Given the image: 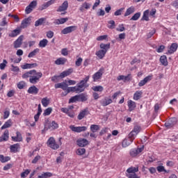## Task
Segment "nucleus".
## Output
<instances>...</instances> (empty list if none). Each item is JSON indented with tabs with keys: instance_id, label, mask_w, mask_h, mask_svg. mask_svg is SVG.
Returning <instances> with one entry per match:
<instances>
[{
	"instance_id": "338daca9",
	"label": "nucleus",
	"mask_w": 178,
	"mask_h": 178,
	"mask_svg": "<svg viewBox=\"0 0 178 178\" xmlns=\"http://www.w3.org/2000/svg\"><path fill=\"white\" fill-rule=\"evenodd\" d=\"M165 127H168V129H170L171 127H173V123H172V121H167L165 123Z\"/></svg>"
},
{
	"instance_id": "b1692460",
	"label": "nucleus",
	"mask_w": 178,
	"mask_h": 178,
	"mask_svg": "<svg viewBox=\"0 0 178 178\" xmlns=\"http://www.w3.org/2000/svg\"><path fill=\"white\" fill-rule=\"evenodd\" d=\"M112 102H113L112 99L106 97L100 101V104L102 106H108V105H111Z\"/></svg>"
},
{
	"instance_id": "f03ea898",
	"label": "nucleus",
	"mask_w": 178,
	"mask_h": 178,
	"mask_svg": "<svg viewBox=\"0 0 178 178\" xmlns=\"http://www.w3.org/2000/svg\"><path fill=\"white\" fill-rule=\"evenodd\" d=\"M88 80H90V76L85 77V79L78 83L76 86L67 87V92H83L84 90L88 87V85H87Z\"/></svg>"
},
{
	"instance_id": "8fccbe9b",
	"label": "nucleus",
	"mask_w": 178,
	"mask_h": 178,
	"mask_svg": "<svg viewBox=\"0 0 178 178\" xmlns=\"http://www.w3.org/2000/svg\"><path fill=\"white\" fill-rule=\"evenodd\" d=\"M45 22V18H40L35 22V26L38 27V26H42V23Z\"/></svg>"
},
{
	"instance_id": "1a4fd4ad",
	"label": "nucleus",
	"mask_w": 178,
	"mask_h": 178,
	"mask_svg": "<svg viewBox=\"0 0 178 178\" xmlns=\"http://www.w3.org/2000/svg\"><path fill=\"white\" fill-rule=\"evenodd\" d=\"M152 74L148 75L147 76L145 77L138 83V86L143 87V86H145L148 83V81H151V80H152Z\"/></svg>"
},
{
	"instance_id": "69168bd1",
	"label": "nucleus",
	"mask_w": 178,
	"mask_h": 178,
	"mask_svg": "<svg viewBox=\"0 0 178 178\" xmlns=\"http://www.w3.org/2000/svg\"><path fill=\"white\" fill-rule=\"evenodd\" d=\"M108 29H114L115 27V21L113 20H110L108 21Z\"/></svg>"
},
{
	"instance_id": "412c9836",
	"label": "nucleus",
	"mask_w": 178,
	"mask_h": 178,
	"mask_svg": "<svg viewBox=\"0 0 178 178\" xmlns=\"http://www.w3.org/2000/svg\"><path fill=\"white\" fill-rule=\"evenodd\" d=\"M11 138L15 143H20V141H23V137L19 131H17L16 136H12Z\"/></svg>"
},
{
	"instance_id": "5fc2aeb1",
	"label": "nucleus",
	"mask_w": 178,
	"mask_h": 178,
	"mask_svg": "<svg viewBox=\"0 0 178 178\" xmlns=\"http://www.w3.org/2000/svg\"><path fill=\"white\" fill-rule=\"evenodd\" d=\"M141 17V13H135L131 18V20H138V19H140V17Z\"/></svg>"
},
{
	"instance_id": "6e6552de",
	"label": "nucleus",
	"mask_w": 178,
	"mask_h": 178,
	"mask_svg": "<svg viewBox=\"0 0 178 178\" xmlns=\"http://www.w3.org/2000/svg\"><path fill=\"white\" fill-rule=\"evenodd\" d=\"M142 151H144V147L132 149L130 150L129 154L132 158H136V156H137V155H138L139 154H141Z\"/></svg>"
},
{
	"instance_id": "4be33fe9",
	"label": "nucleus",
	"mask_w": 178,
	"mask_h": 178,
	"mask_svg": "<svg viewBox=\"0 0 178 178\" xmlns=\"http://www.w3.org/2000/svg\"><path fill=\"white\" fill-rule=\"evenodd\" d=\"M73 73V68H69L68 70L63 71L60 74V77L61 79H65V77H67V76H70Z\"/></svg>"
},
{
	"instance_id": "680f3d73",
	"label": "nucleus",
	"mask_w": 178,
	"mask_h": 178,
	"mask_svg": "<svg viewBox=\"0 0 178 178\" xmlns=\"http://www.w3.org/2000/svg\"><path fill=\"white\" fill-rule=\"evenodd\" d=\"M108 38V35H100L97 38V41H104V40H106Z\"/></svg>"
},
{
	"instance_id": "c9c22d12",
	"label": "nucleus",
	"mask_w": 178,
	"mask_h": 178,
	"mask_svg": "<svg viewBox=\"0 0 178 178\" xmlns=\"http://www.w3.org/2000/svg\"><path fill=\"white\" fill-rule=\"evenodd\" d=\"M160 62L163 66H168V57L166 56L163 55L160 57Z\"/></svg>"
},
{
	"instance_id": "7c9ffc66",
	"label": "nucleus",
	"mask_w": 178,
	"mask_h": 178,
	"mask_svg": "<svg viewBox=\"0 0 178 178\" xmlns=\"http://www.w3.org/2000/svg\"><path fill=\"white\" fill-rule=\"evenodd\" d=\"M134 12H136V8L134 6H130L127 9L124 16L125 17H127V16H130V15H132V13H134Z\"/></svg>"
},
{
	"instance_id": "f8f14e48",
	"label": "nucleus",
	"mask_w": 178,
	"mask_h": 178,
	"mask_svg": "<svg viewBox=\"0 0 178 178\" xmlns=\"http://www.w3.org/2000/svg\"><path fill=\"white\" fill-rule=\"evenodd\" d=\"M88 113H90V112L87 108L81 111L77 117L78 120H82V119H84V118H86Z\"/></svg>"
},
{
	"instance_id": "20e7f679",
	"label": "nucleus",
	"mask_w": 178,
	"mask_h": 178,
	"mask_svg": "<svg viewBox=\"0 0 178 178\" xmlns=\"http://www.w3.org/2000/svg\"><path fill=\"white\" fill-rule=\"evenodd\" d=\"M44 130H56V129H58L59 124H57L56 122L52 121L51 122H49V119L44 120Z\"/></svg>"
},
{
	"instance_id": "dca6fc26",
	"label": "nucleus",
	"mask_w": 178,
	"mask_h": 178,
	"mask_svg": "<svg viewBox=\"0 0 178 178\" xmlns=\"http://www.w3.org/2000/svg\"><path fill=\"white\" fill-rule=\"evenodd\" d=\"M117 80L118 81L122 80L124 83H126V81H130V80H131V74H129L127 76L120 75L117 77Z\"/></svg>"
},
{
	"instance_id": "423d86ee",
	"label": "nucleus",
	"mask_w": 178,
	"mask_h": 178,
	"mask_svg": "<svg viewBox=\"0 0 178 178\" xmlns=\"http://www.w3.org/2000/svg\"><path fill=\"white\" fill-rule=\"evenodd\" d=\"M104 74V68H100L97 72L92 75L93 81H98L102 79Z\"/></svg>"
},
{
	"instance_id": "bb28decb",
	"label": "nucleus",
	"mask_w": 178,
	"mask_h": 178,
	"mask_svg": "<svg viewBox=\"0 0 178 178\" xmlns=\"http://www.w3.org/2000/svg\"><path fill=\"white\" fill-rule=\"evenodd\" d=\"M67 86L69 85H67L66 83L62 82V83H56L54 85V87L56 89L61 88L62 90H63V91H66V90L67 89Z\"/></svg>"
},
{
	"instance_id": "de8ad7c7",
	"label": "nucleus",
	"mask_w": 178,
	"mask_h": 178,
	"mask_svg": "<svg viewBox=\"0 0 178 178\" xmlns=\"http://www.w3.org/2000/svg\"><path fill=\"white\" fill-rule=\"evenodd\" d=\"M92 90L95 92H102L104 91V87L102 86H93Z\"/></svg>"
},
{
	"instance_id": "a878e982",
	"label": "nucleus",
	"mask_w": 178,
	"mask_h": 178,
	"mask_svg": "<svg viewBox=\"0 0 178 178\" xmlns=\"http://www.w3.org/2000/svg\"><path fill=\"white\" fill-rule=\"evenodd\" d=\"M38 91H40V90L37 87H35V86H33L29 88L27 92L28 94H33L34 95H37V94H38Z\"/></svg>"
},
{
	"instance_id": "c03bdc74",
	"label": "nucleus",
	"mask_w": 178,
	"mask_h": 178,
	"mask_svg": "<svg viewBox=\"0 0 178 178\" xmlns=\"http://www.w3.org/2000/svg\"><path fill=\"white\" fill-rule=\"evenodd\" d=\"M148 15H149V10H146L145 11H144L142 20H145L146 22H148L149 20V17H148Z\"/></svg>"
},
{
	"instance_id": "5701e85b",
	"label": "nucleus",
	"mask_w": 178,
	"mask_h": 178,
	"mask_svg": "<svg viewBox=\"0 0 178 178\" xmlns=\"http://www.w3.org/2000/svg\"><path fill=\"white\" fill-rule=\"evenodd\" d=\"M90 8H91V3L87 2V1H85L83 2L80 8H79V10L80 12H83V10H88V9H90Z\"/></svg>"
},
{
	"instance_id": "6e6d98bb",
	"label": "nucleus",
	"mask_w": 178,
	"mask_h": 178,
	"mask_svg": "<svg viewBox=\"0 0 178 178\" xmlns=\"http://www.w3.org/2000/svg\"><path fill=\"white\" fill-rule=\"evenodd\" d=\"M30 172H31V170L29 169L25 170L24 172L21 173V177L22 178L27 177V176H29V175H30Z\"/></svg>"
},
{
	"instance_id": "2f4dec72",
	"label": "nucleus",
	"mask_w": 178,
	"mask_h": 178,
	"mask_svg": "<svg viewBox=\"0 0 178 178\" xmlns=\"http://www.w3.org/2000/svg\"><path fill=\"white\" fill-rule=\"evenodd\" d=\"M131 143H133V139H130V138L124 139L122 143V147L127 148V147H129Z\"/></svg>"
},
{
	"instance_id": "cd10ccee",
	"label": "nucleus",
	"mask_w": 178,
	"mask_h": 178,
	"mask_svg": "<svg viewBox=\"0 0 178 178\" xmlns=\"http://www.w3.org/2000/svg\"><path fill=\"white\" fill-rule=\"evenodd\" d=\"M76 143H77V145H79V147H86V145H88V140L85 138L79 139L76 141Z\"/></svg>"
},
{
	"instance_id": "13d9d810",
	"label": "nucleus",
	"mask_w": 178,
	"mask_h": 178,
	"mask_svg": "<svg viewBox=\"0 0 178 178\" xmlns=\"http://www.w3.org/2000/svg\"><path fill=\"white\" fill-rule=\"evenodd\" d=\"M79 101H81L82 102H84V101H87V96H86L84 94L78 95Z\"/></svg>"
},
{
	"instance_id": "79ce46f5",
	"label": "nucleus",
	"mask_w": 178,
	"mask_h": 178,
	"mask_svg": "<svg viewBox=\"0 0 178 178\" xmlns=\"http://www.w3.org/2000/svg\"><path fill=\"white\" fill-rule=\"evenodd\" d=\"M77 101H80V99L79 97V95H76L75 96L72 97L69 99V104H73L74 102H77Z\"/></svg>"
},
{
	"instance_id": "a18cd8bd",
	"label": "nucleus",
	"mask_w": 178,
	"mask_h": 178,
	"mask_svg": "<svg viewBox=\"0 0 178 178\" xmlns=\"http://www.w3.org/2000/svg\"><path fill=\"white\" fill-rule=\"evenodd\" d=\"M48 177H52L51 172H43L41 174V175H38V178H48Z\"/></svg>"
},
{
	"instance_id": "f704fd0d",
	"label": "nucleus",
	"mask_w": 178,
	"mask_h": 178,
	"mask_svg": "<svg viewBox=\"0 0 178 178\" xmlns=\"http://www.w3.org/2000/svg\"><path fill=\"white\" fill-rule=\"evenodd\" d=\"M96 55L97 56L99 59H104V58L105 57V55H106V51L100 49L96 52Z\"/></svg>"
},
{
	"instance_id": "4468645a",
	"label": "nucleus",
	"mask_w": 178,
	"mask_h": 178,
	"mask_svg": "<svg viewBox=\"0 0 178 178\" xmlns=\"http://www.w3.org/2000/svg\"><path fill=\"white\" fill-rule=\"evenodd\" d=\"M61 112H63V113H65V115H67V116H69V118H74V111H71L69 110L67 108H60Z\"/></svg>"
},
{
	"instance_id": "bf43d9fd",
	"label": "nucleus",
	"mask_w": 178,
	"mask_h": 178,
	"mask_svg": "<svg viewBox=\"0 0 178 178\" xmlns=\"http://www.w3.org/2000/svg\"><path fill=\"white\" fill-rule=\"evenodd\" d=\"M81 63H83V58L81 57H79V58L76 59L75 62L76 66H81Z\"/></svg>"
},
{
	"instance_id": "e433bc0d",
	"label": "nucleus",
	"mask_w": 178,
	"mask_h": 178,
	"mask_svg": "<svg viewBox=\"0 0 178 178\" xmlns=\"http://www.w3.org/2000/svg\"><path fill=\"white\" fill-rule=\"evenodd\" d=\"M128 175L137 173L138 172V167H130L127 170Z\"/></svg>"
},
{
	"instance_id": "774afa93",
	"label": "nucleus",
	"mask_w": 178,
	"mask_h": 178,
	"mask_svg": "<svg viewBox=\"0 0 178 178\" xmlns=\"http://www.w3.org/2000/svg\"><path fill=\"white\" fill-rule=\"evenodd\" d=\"M127 178H140L136 173L134 174H127Z\"/></svg>"
},
{
	"instance_id": "c85d7f7f",
	"label": "nucleus",
	"mask_w": 178,
	"mask_h": 178,
	"mask_svg": "<svg viewBox=\"0 0 178 178\" xmlns=\"http://www.w3.org/2000/svg\"><path fill=\"white\" fill-rule=\"evenodd\" d=\"M30 20H31V19L30 18H25L22 21L21 23V27L19 29H26V27H27L28 26H29L30 24Z\"/></svg>"
},
{
	"instance_id": "58836bf2",
	"label": "nucleus",
	"mask_w": 178,
	"mask_h": 178,
	"mask_svg": "<svg viewBox=\"0 0 178 178\" xmlns=\"http://www.w3.org/2000/svg\"><path fill=\"white\" fill-rule=\"evenodd\" d=\"M37 54H40V49L38 48H36L33 49V51H31L28 55V58H34Z\"/></svg>"
},
{
	"instance_id": "a19ab883",
	"label": "nucleus",
	"mask_w": 178,
	"mask_h": 178,
	"mask_svg": "<svg viewBox=\"0 0 178 178\" xmlns=\"http://www.w3.org/2000/svg\"><path fill=\"white\" fill-rule=\"evenodd\" d=\"M12 126V120H7L4 124L1 127V130H5V129H8Z\"/></svg>"
},
{
	"instance_id": "ea45409f",
	"label": "nucleus",
	"mask_w": 178,
	"mask_h": 178,
	"mask_svg": "<svg viewBox=\"0 0 178 178\" xmlns=\"http://www.w3.org/2000/svg\"><path fill=\"white\" fill-rule=\"evenodd\" d=\"M48 45V40L43 39L39 42L38 47L40 48H45Z\"/></svg>"
},
{
	"instance_id": "c756f323",
	"label": "nucleus",
	"mask_w": 178,
	"mask_h": 178,
	"mask_svg": "<svg viewBox=\"0 0 178 178\" xmlns=\"http://www.w3.org/2000/svg\"><path fill=\"white\" fill-rule=\"evenodd\" d=\"M67 62V59L66 58H57L54 63L55 65H65V63H66Z\"/></svg>"
},
{
	"instance_id": "0eeeda50",
	"label": "nucleus",
	"mask_w": 178,
	"mask_h": 178,
	"mask_svg": "<svg viewBox=\"0 0 178 178\" xmlns=\"http://www.w3.org/2000/svg\"><path fill=\"white\" fill-rule=\"evenodd\" d=\"M70 129L72 131H74V133H81V131H86L87 130V127H76L74 125H70Z\"/></svg>"
},
{
	"instance_id": "72a5a7b5",
	"label": "nucleus",
	"mask_w": 178,
	"mask_h": 178,
	"mask_svg": "<svg viewBox=\"0 0 178 178\" xmlns=\"http://www.w3.org/2000/svg\"><path fill=\"white\" fill-rule=\"evenodd\" d=\"M99 47H100V49H102V51H105L106 52H108V51L111 48V43H107V44L102 43L100 44Z\"/></svg>"
},
{
	"instance_id": "393cba45",
	"label": "nucleus",
	"mask_w": 178,
	"mask_h": 178,
	"mask_svg": "<svg viewBox=\"0 0 178 178\" xmlns=\"http://www.w3.org/2000/svg\"><path fill=\"white\" fill-rule=\"evenodd\" d=\"M8 140H9V130L6 129L4 131L3 135L0 137V143L8 141Z\"/></svg>"
},
{
	"instance_id": "9b49d317",
	"label": "nucleus",
	"mask_w": 178,
	"mask_h": 178,
	"mask_svg": "<svg viewBox=\"0 0 178 178\" xmlns=\"http://www.w3.org/2000/svg\"><path fill=\"white\" fill-rule=\"evenodd\" d=\"M10 151L12 154H16L20 151V143H15L10 146Z\"/></svg>"
},
{
	"instance_id": "a211bd4d",
	"label": "nucleus",
	"mask_w": 178,
	"mask_h": 178,
	"mask_svg": "<svg viewBox=\"0 0 178 178\" xmlns=\"http://www.w3.org/2000/svg\"><path fill=\"white\" fill-rule=\"evenodd\" d=\"M178 45L177 43H172L169 49L168 50L167 55H172V54H175L176 51H177Z\"/></svg>"
},
{
	"instance_id": "39448f33",
	"label": "nucleus",
	"mask_w": 178,
	"mask_h": 178,
	"mask_svg": "<svg viewBox=\"0 0 178 178\" xmlns=\"http://www.w3.org/2000/svg\"><path fill=\"white\" fill-rule=\"evenodd\" d=\"M140 130L141 127H140L138 125H136L134 129L129 134L128 138L134 141V139L136 137H137V134L140 133Z\"/></svg>"
},
{
	"instance_id": "ddd939ff",
	"label": "nucleus",
	"mask_w": 178,
	"mask_h": 178,
	"mask_svg": "<svg viewBox=\"0 0 178 178\" xmlns=\"http://www.w3.org/2000/svg\"><path fill=\"white\" fill-rule=\"evenodd\" d=\"M22 33V28L17 27L16 29H14L9 33L8 37L11 38H15V37H17Z\"/></svg>"
},
{
	"instance_id": "603ef678",
	"label": "nucleus",
	"mask_w": 178,
	"mask_h": 178,
	"mask_svg": "<svg viewBox=\"0 0 178 178\" xmlns=\"http://www.w3.org/2000/svg\"><path fill=\"white\" fill-rule=\"evenodd\" d=\"M52 113V108L49 107L44 111L43 116H49Z\"/></svg>"
},
{
	"instance_id": "f257e3e1",
	"label": "nucleus",
	"mask_w": 178,
	"mask_h": 178,
	"mask_svg": "<svg viewBox=\"0 0 178 178\" xmlns=\"http://www.w3.org/2000/svg\"><path fill=\"white\" fill-rule=\"evenodd\" d=\"M22 79H29V83H31V84H37L42 77V72H38L35 70H32L25 72L22 74Z\"/></svg>"
},
{
	"instance_id": "4c0bfd02",
	"label": "nucleus",
	"mask_w": 178,
	"mask_h": 178,
	"mask_svg": "<svg viewBox=\"0 0 178 178\" xmlns=\"http://www.w3.org/2000/svg\"><path fill=\"white\" fill-rule=\"evenodd\" d=\"M10 161V156H5L3 154H0V162L1 163H6V162H9Z\"/></svg>"
},
{
	"instance_id": "7ed1b4c3",
	"label": "nucleus",
	"mask_w": 178,
	"mask_h": 178,
	"mask_svg": "<svg viewBox=\"0 0 178 178\" xmlns=\"http://www.w3.org/2000/svg\"><path fill=\"white\" fill-rule=\"evenodd\" d=\"M47 145L51 149H59L60 145H62V138H59L58 144L54 137H50L47 142Z\"/></svg>"
},
{
	"instance_id": "4d7b16f0",
	"label": "nucleus",
	"mask_w": 178,
	"mask_h": 178,
	"mask_svg": "<svg viewBox=\"0 0 178 178\" xmlns=\"http://www.w3.org/2000/svg\"><path fill=\"white\" fill-rule=\"evenodd\" d=\"M24 87H26V82L19 81L17 83V88H19V90H23V88H24Z\"/></svg>"
},
{
	"instance_id": "aec40b11",
	"label": "nucleus",
	"mask_w": 178,
	"mask_h": 178,
	"mask_svg": "<svg viewBox=\"0 0 178 178\" xmlns=\"http://www.w3.org/2000/svg\"><path fill=\"white\" fill-rule=\"evenodd\" d=\"M37 66H38V64H37L36 63H25V64L21 65V67L24 70H26V69H34V67H37Z\"/></svg>"
},
{
	"instance_id": "3c124183",
	"label": "nucleus",
	"mask_w": 178,
	"mask_h": 178,
	"mask_svg": "<svg viewBox=\"0 0 178 178\" xmlns=\"http://www.w3.org/2000/svg\"><path fill=\"white\" fill-rule=\"evenodd\" d=\"M156 170L161 173L162 172H165V173H169V171L166 170L165 169V167L163 165H159L156 167Z\"/></svg>"
},
{
	"instance_id": "9d476101",
	"label": "nucleus",
	"mask_w": 178,
	"mask_h": 178,
	"mask_svg": "<svg viewBox=\"0 0 178 178\" xmlns=\"http://www.w3.org/2000/svg\"><path fill=\"white\" fill-rule=\"evenodd\" d=\"M69 8V2L67 1H65L61 6H60L56 12H66L67 8Z\"/></svg>"
},
{
	"instance_id": "473e14b6",
	"label": "nucleus",
	"mask_w": 178,
	"mask_h": 178,
	"mask_svg": "<svg viewBox=\"0 0 178 178\" xmlns=\"http://www.w3.org/2000/svg\"><path fill=\"white\" fill-rule=\"evenodd\" d=\"M141 97H143V92L141 90H137L134 94L133 99H134V101H138Z\"/></svg>"
},
{
	"instance_id": "0e129e2a",
	"label": "nucleus",
	"mask_w": 178,
	"mask_h": 178,
	"mask_svg": "<svg viewBox=\"0 0 178 178\" xmlns=\"http://www.w3.org/2000/svg\"><path fill=\"white\" fill-rule=\"evenodd\" d=\"M118 27H119V28H117V29H116V31H120V33H122V31H124L125 28H124V25L123 24H120V25L118 26Z\"/></svg>"
},
{
	"instance_id": "f3484780",
	"label": "nucleus",
	"mask_w": 178,
	"mask_h": 178,
	"mask_svg": "<svg viewBox=\"0 0 178 178\" xmlns=\"http://www.w3.org/2000/svg\"><path fill=\"white\" fill-rule=\"evenodd\" d=\"M127 106L129 112H133V111L136 109L137 104H136V102H134L133 100H128Z\"/></svg>"
},
{
	"instance_id": "49530a36",
	"label": "nucleus",
	"mask_w": 178,
	"mask_h": 178,
	"mask_svg": "<svg viewBox=\"0 0 178 178\" xmlns=\"http://www.w3.org/2000/svg\"><path fill=\"white\" fill-rule=\"evenodd\" d=\"M42 105L44 107L47 108L48 105H49V99H48V97H44L41 100Z\"/></svg>"
},
{
	"instance_id": "864d4df0",
	"label": "nucleus",
	"mask_w": 178,
	"mask_h": 178,
	"mask_svg": "<svg viewBox=\"0 0 178 178\" xmlns=\"http://www.w3.org/2000/svg\"><path fill=\"white\" fill-rule=\"evenodd\" d=\"M76 155H79V156L84 155V154H86V149L79 148L76 149Z\"/></svg>"
},
{
	"instance_id": "052dcab7",
	"label": "nucleus",
	"mask_w": 178,
	"mask_h": 178,
	"mask_svg": "<svg viewBox=\"0 0 178 178\" xmlns=\"http://www.w3.org/2000/svg\"><path fill=\"white\" fill-rule=\"evenodd\" d=\"M123 10H124V8H121L119 10H117L114 13L115 16H120V15H122V12H123Z\"/></svg>"
},
{
	"instance_id": "2eb2a0df",
	"label": "nucleus",
	"mask_w": 178,
	"mask_h": 178,
	"mask_svg": "<svg viewBox=\"0 0 178 178\" xmlns=\"http://www.w3.org/2000/svg\"><path fill=\"white\" fill-rule=\"evenodd\" d=\"M76 29H77V26H67L61 31V33L69 34L70 33H72V31H74Z\"/></svg>"
},
{
	"instance_id": "6ab92c4d",
	"label": "nucleus",
	"mask_w": 178,
	"mask_h": 178,
	"mask_svg": "<svg viewBox=\"0 0 178 178\" xmlns=\"http://www.w3.org/2000/svg\"><path fill=\"white\" fill-rule=\"evenodd\" d=\"M23 38L24 36L20 35L15 42H14V48H20L22 44H23Z\"/></svg>"
},
{
	"instance_id": "37998d69",
	"label": "nucleus",
	"mask_w": 178,
	"mask_h": 178,
	"mask_svg": "<svg viewBox=\"0 0 178 178\" xmlns=\"http://www.w3.org/2000/svg\"><path fill=\"white\" fill-rule=\"evenodd\" d=\"M69 20V18H60L56 20V24H64V23H66Z\"/></svg>"
},
{
	"instance_id": "09e8293b",
	"label": "nucleus",
	"mask_w": 178,
	"mask_h": 178,
	"mask_svg": "<svg viewBox=\"0 0 178 178\" xmlns=\"http://www.w3.org/2000/svg\"><path fill=\"white\" fill-rule=\"evenodd\" d=\"M90 130L92 133H96L99 130V125L97 124H91L90 125Z\"/></svg>"
},
{
	"instance_id": "e2e57ef3",
	"label": "nucleus",
	"mask_w": 178,
	"mask_h": 178,
	"mask_svg": "<svg viewBox=\"0 0 178 178\" xmlns=\"http://www.w3.org/2000/svg\"><path fill=\"white\" fill-rule=\"evenodd\" d=\"M8 64V61L6 60H3V63L0 64L1 70H3L5 67H6V65Z\"/></svg>"
}]
</instances>
